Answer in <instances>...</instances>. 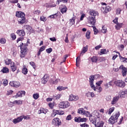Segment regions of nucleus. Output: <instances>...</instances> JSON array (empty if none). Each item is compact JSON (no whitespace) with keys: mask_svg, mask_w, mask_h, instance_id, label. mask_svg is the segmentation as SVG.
Wrapping results in <instances>:
<instances>
[{"mask_svg":"<svg viewBox=\"0 0 127 127\" xmlns=\"http://www.w3.org/2000/svg\"><path fill=\"white\" fill-rule=\"evenodd\" d=\"M40 20L42 21H46V20H47V18H46V17L42 16L40 17Z\"/></svg>","mask_w":127,"mask_h":127,"instance_id":"obj_54","label":"nucleus"},{"mask_svg":"<svg viewBox=\"0 0 127 127\" xmlns=\"http://www.w3.org/2000/svg\"><path fill=\"white\" fill-rule=\"evenodd\" d=\"M49 80V77L47 75L45 74L43 77L42 78V84H46Z\"/></svg>","mask_w":127,"mask_h":127,"instance_id":"obj_14","label":"nucleus"},{"mask_svg":"<svg viewBox=\"0 0 127 127\" xmlns=\"http://www.w3.org/2000/svg\"><path fill=\"white\" fill-rule=\"evenodd\" d=\"M16 33L19 36H24L25 35V32L23 30H18Z\"/></svg>","mask_w":127,"mask_h":127,"instance_id":"obj_20","label":"nucleus"},{"mask_svg":"<svg viewBox=\"0 0 127 127\" xmlns=\"http://www.w3.org/2000/svg\"><path fill=\"white\" fill-rule=\"evenodd\" d=\"M52 48H50L46 50V52H47L48 54L51 53L52 52Z\"/></svg>","mask_w":127,"mask_h":127,"instance_id":"obj_64","label":"nucleus"},{"mask_svg":"<svg viewBox=\"0 0 127 127\" xmlns=\"http://www.w3.org/2000/svg\"><path fill=\"white\" fill-rule=\"evenodd\" d=\"M52 124L54 126H61V121L59 118H55L53 120Z\"/></svg>","mask_w":127,"mask_h":127,"instance_id":"obj_9","label":"nucleus"},{"mask_svg":"<svg viewBox=\"0 0 127 127\" xmlns=\"http://www.w3.org/2000/svg\"><path fill=\"white\" fill-rule=\"evenodd\" d=\"M10 104H13V105H22V100H15L13 102H10Z\"/></svg>","mask_w":127,"mask_h":127,"instance_id":"obj_23","label":"nucleus"},{"mask_svg":"<svg viewBox=\"0 0 127 127\" xmlns=\"http://www.w3.org/2000/svg\"><path fill=\"white\" fill-rule=\"evenodd\" d=\"M80 126L81 127H89V125L87 124L86 123L81 124Z\"/></svg>","mask_w":127,"mask_h":127,"instance_id":"obj_63","label":"nucleus"},{"mask_svg":"<svg viewBox=\"0 0 127 127\" xmlns=\"http://www.w3.org/2000/svg\"><path fill=\"white\" fill-rule=\"evenodd\" d=\"M6 42V40L4 38H1L0 40V43L1 44H4Z\"/></svg>","mask_w":127,"mask_h":127,"instance_id":"obj_47","label":"nucleus"},{"mask_svg":"<svg viewBox=\"0 0 127 127\" xmlns=\"http://www.w3.org/2000/svg\"><path fill=\"white\" fill-rule=\"evenodd\" d=\"M115 111V107H111L109 110L108 115H111Z\"/></svg>","mask_w":127,"mask_h":127,"instance_id":"obj_45","label":"nucleus"},{"mask_svg":"<svg viewBox=\"0 0 127 127\" xmlns=\"http://www.w3.org/2000/svg\"><path fill=\"white\" fill-rule=\"evenodd\" d=\"M85 110H84V109L83 108H79V109H78V111L77 113L78 114H80V115H82V116L85 115Z\"/></svg>","mask_w":127,"mask_h":127,"instance_id":"obj_26","label":"nucleus"},{"mask_svg":"<svg viewBox=\"0 0 127 127\" xmlns=\"http://www.w3.org/2000/svg\"><path fill=\"white\" fill-rule=\"evenodd\" d=\"M12 93H13V91H12V90H9L7 91L6 94L7 95V96H9L11 95Z\"/></svg>","mask_w":127,"mask_h":127,"instance_id":"obj_56","label":"nucleus"},{"mask_svg":"<svg viewBox=\"0 0 127 127\" xmlns=\"http://www.w3.org/2000/svg\"><path fill=\"white\" fill-rule=\"evenodd\" d=\"M30 64L31 65V66H32L34 69H35L36 68V66L35 65V63H34L33 62H31L30 63Z\"/></svg>","mask_w":127,"mask_h":127,"instance_id":"obj_55","label":"nucleus"},{"mask_svg":"<svg viewBox=\"0 0 127 127\" xmlns=\"http://www.w3.org/2000/svg\"><path fill=\"white\" fill-rule=\"evenodd\" d=\"M101 31L103 33H106V32H107V27L105 26H103Z\"/></svg>","mask_w":127,"mask_h":127,"instance_id":"obj_50","label":"nucleus"},{"mask_svg":"<svg viewBox=\"0 0 127 127\" xmlns=\"http://www.w3.org/2000/svg\"><path fill=\"white\" fill-rule=\"evenodd\" d=\"M62 97V94H58L54 96V100H59Z\"/></svg>","mask_w":127,"mask_h":127,"instance_id":"obj_38","label":"nucleus"},{"mask_svg":"<svg viewBox=\"0 0 127 127\" xmlns=\"http://www.w3.org/2000/svg\"><path fill=\"white\" fill-rule=\"evenodd\" d=\"M10 85L12 87H15V88H18L20 86V82L18 81H12L10 82Z\"/></svg>","mask_w":127,"mask_h":127,"instance_id":"obj_11","label":"nucleus"},{"mask_svg":"<svg viewBox=\"0 0 127 127\" xmlns=\"http://www.w3.org/2000/svg\"><path fill=\"white\" fill-rule=\"evenodd\" d=\"M86 97H91V98H94L95 97V94L93 92H89L86 94Z\"/></svg>","mask_w":127,"mask_h":127,"instance_id":"obj_32","label":"nucleus"},{"mask_svg":"<svg viewBox=\"0 0 127 127\" xmlns=\"http://www.w3.org/2000/svg\"><path fill=\"white\" fill-rule=\"evenodd\" d=\"M9 2H10V3H17L18 0H10Z\"/></svg>","mask_w":127,"mask_h":127,"instance_id":"obj_58","label":"nucleus"},{"mask_svg":"<svg viewBox=\"0 0 127 127\" xmlns=\"http://www.w3.org/2000/svg\"><path fill=\"white\" fill-rule=\"evenodd\" d=\"M70 106V103L68 101H63L60 103L59 107L60 109H66Z\"/></svg>","mask_w":127,"mask_h":127,"instance_id":"obj_6","label":"nucleus"},{"mask_svg":"<svg viewBox=\"0 0 127 127\" xmlns=\"http://www.w3.org/2000/svg\"><path fill=\"white\" fill-rule=\"evenodd\" d=\"M1 72H2V73H8V72H9V70L6 67H3V68L1 69Z\"/></svg>","mask_w":127,"mask_h":127,"instance_id":"obj_33","label":"nucleus"},{"mask_svg":"<svg viewBox=\"0 0 127 127\" xmlns=\"http://www.w3.org/2000/svg\"><path fill=\"white\" fill-rule=\"evenodd\" d=\"M10 68L12 72H14L16 70V65L14 64V62H12L10 64Z\"/></svg>","mask_w":127,"mask_h":127,"instance_id":"obj_24","label":"nucleus"},{"mask_svg":"<svg viewBox=\"0 0 127 127\" xmlns=\"http://www.w3.org/2000/svg\"><path fill=\"white\" fill-rule=\"evenodd\" d=\"M102 83H103V80L98 81L96 83V84L97 85V87H100V86H101V84H102Z\"/></svg>","mask_w":127,"mask_h":127,"instance_id":"obj_61","label":"nucleus"},{"mask_svg":"<svg viewBox=\"0 0 127 127\" xmlns=\"http://www.w3.org/2000/svg\"><path fill=\"white\" fill-rule=\"evenodd\" d=\"M122 11V9L121 8H118L116 10V14H121V12Z\"/></svg>","mask_w":127,"mask_h":127,"instance_id":"obj_57","label":"nucleus"},{"mask_svg":"<svg viewBox=\"0 0 127 127\" xmlns=\"http://www.w3.org/2000/svg\"><path fill=\"white\" fill-rule=\"evenodd\" d=\"M66 11H67V7L66 6H64L61 10V12H62V13H65Z\"/></svg>","mask_w":127,"mask_h":127,"instance_id":"obj_43","label":"nucleus"},{"mask_svg":"<svg viewBox=\"0 0 127 127\" xmlns=\"http://www.w3.org/2000/svg\"><path fill=\"white\" fill-rule=\"evenodd\" d=\"M21 49L20 57L21 58H24L25 57V55L27 54V45L26 44L21 43L19 46Z\"/></svg>","mask_w":127,"mask_h":127,"instance_id":"obj_2","label":"nucleus"},{"mask_svg":"<svg viewBox=\"0 0 127 127\" xmlns=\"http://www.w3.org/2000/svg\"><path fill=\"white\" fill-rule=\"evenodd\" d=\"M119 117H120V112L116 113L115 115L111 116L109 119L108 120L109 124L114 125L115 123H117V120L119 119Z\"/></svg>","mask_w":127,"mask_h":127,"instance_id":"obj_3","label":"nucleus"},{"mask_svg":"<svg viewBox=\"0 0 127 127\" xmlns=\"http://www.w3.org/2000/svg\"><path fill=\"white\" fill-rule=\"evenodd\" d=\"M24 27L28 31H30V30H31V27H30L29 25H25Z\"/></svg>","mask_w":127,"mask_h":127,"instance_id":"obj_52","label":"nucleus"},{"mask_svg":"<svg viewBox=\"0 0 127 127\" xmlns=\"http://www.w3.org/2000/svg\"><path fill=\"white\" fill-rule=\"evenodd\" d=\"M79 100V96L77 95H74L73 94H70L69 96L68 100L70 102L72 101H78Z\"/></svg>","mask_w":127,"mask_h":127,"instance_id":"obj_10","label":"nucleus"},{"mask_svg":"<svg viewBox=\"0 0 127 127\" xmlns=\"http://www.w3.org/2000/svg\"><path fill=\"white\" fill-rule=\"evenodd\" d=\"M75 19H76V17L73 16L69 20V24L70 25H73L75 23Z\"/></svg>","mask_w":127,"mask_h":127,"instance_id":"obj_30","label":"nucleus"},{"mask_svg":"<svg viewBox=\"0 0 127 127\" xmlns=\"http://www.w3.org/2000/svg\"><path fill=\"white\" fill-rule=\"evenodd\" d=\"M92 115H93L97 120H99L100 119V113H99V111L95 110L92 114Z\"/></svg>","mask_w":127,"mask_h":127,"instance_id":"obj_21","label":"nucleus"},{"mask_svg":"<svg viewBox=\"0 0 127 127\" xmlns=\"http://www.w3.org/2000/svg\"><path fill=\"white\" fill-rule=\"evenodd\" d=\"M28 72V70H27V68H26V66H25V65H24L22 69V73H23L24 75H26Z\"/></svg>","mask_w":127,"mask_h":127,"instance_id":"obj_27","label":"nucleus"},{"mask_svg":"<svg viewBox=\"0 0 127 127\" xmlns=\"http://www.w3.org/2000/svg\"><path fill=\"white\" fill-rule=\"evenodd\" d=\"M120 99V96H116L113 98L112 100L111 101V105H116L117 103H118V101H119Z\"/></svg>","mask_w":127,"mask_h":127,"instance_id":"obj_13","label":"nucleus"},{"mask_svg":"<svg viewBox=\"0 0 127 127\" xmlns=\"http://www.w3.org/2000/svg\"><path fill=\"white\" fill-rule=\"evenodd\" d=\"M22 95H25V91H19L16 95H15V98H18V97H22Z\"/></svg>","mask_w":127,"mask_h":127,"instance_id":"obj_22","label":"nucleus"},{"mask_svg":"<svg viewBox=\"0 0 127 127\" xmlns=\"http://www.w3.org/2000/svg\"><path fill=\"white\" fill-rule=\"evenodd\" d=\"M25 17L24 16L22 17H19L18 18V23L20 24H23L25 22Z\"/></svg>","mask_w":127,"mask_h":127,"instance_id":"obj_19","label":"nucleus"},{"mask_svg":"<svg viewBox=\"0 0 127 127\" xmlns=\"http://www.w3.org/2000/svg\"><path fill=\"white\" fill-rule=\"evenodd\" d=\"M33 97L35 100H37L38 98H39V93H35L33 95Z\"/></svg>","mask_w":127,"mask_h":127,"instance_id":"obj_40","label":"nucleus"},{"mask_svg":"<svg viewBox=\"0 0 127 127\" xmlns=\"http://www.w3.org/2000/svg\"><path fill=\"white\" fill-rule=\"evenodd\" d=\"M92 27L93 28L94 34H97V33H98V30H97V28H96L95 26H92Z\"/></svg>","mask_w":127,"mask_h":127,"instance_id":"obj_62","label":"nucleus"},{"mask_svg":"<svg viewBox=\"0 0 127 127\" xmlns=\"http://www.w3.org/2000/svg\"><path fill=\"white\" fill-rule=\"evenodd\" d=\"M123 27V23H117V25H115L116 29L120 30V29Z\"/></svg>","mask_w":127,"mask_h":127,"instance_id":"obj_25","label":"nucleus"},{"mask_svg":"<svg viewBox=\"0 0 127 127\" xmlns=\"http://www.w3.org/2000/svg\"><path fill=\"white\" fill-rule=\"evenodd\" d=\"M112 81H110L108 83H106L104 84V86L105 87V89H109L111 86H112Z\"/></svg>","mask_w":127,"mask_h":127,"instance_id":"obj_31","label":"nucleus"},{"mask_svg":"<svg viewBox=\"0 0 127 127\" xmlns=\"http://www.w3.org/2000/svg\"><path fill=\"white\" fill-rule=\"evenodd\" d=\"M60 2H64V3H67L68 2V0H58L57 3L59 4Z\"/></svg>","mask_w":127,"mask_h":127,"instance_id":"obj_39","label":"nucleus"},{"mask_svg":"<svg viewBox=\"0 0 127 127\" xmlns=\"http://www.w3.org/2000/svg\"><path fill=\"white\" fill-rule=\"evenodd\" d=\"M100 53L101 54H107V51L106 49H102L101 50Z\"/></svg>","mask_w":127,"mask_h":127,"instance_id":"obj_59","label":"nucleus"},{"mask_svg":"<svg viewBox=\"0 0 127 127\" xmlns=\"http://www.w3.org/2000/svg\"><path fill=\"white\" fill-rule=\"evenodd\" d=\"M84 115L86 117H87L88 118H90V117L91 116V115L92 114H91V113H90L89 111H85L84 112Z\"/></svg>","mask_w":127,"mask_h":127,"instance_id":"obj_42","label":"nucleus"},{"mask_svg":"<svg viewBox=\"0 0 127 127\" xmlns=\"http://www.w3.org/2000/svg\"><path fill=\"white\" fill-rule=\"evenodd\" d=\"M79 61H80V58L79 57H77L76 60V66L77 67H79Z\"/></svg>","mask_w":127,"mask_h":127,"instance_id":"obj_51","label":"nucleus"},{"mask_svg":"<svg viewBox=\"0 0 127 127\" xmlns=\"http://www.w3.org/2000/svg\"><path fill=\"white\" fill-rule=\"evenodd\" d=\"M11 37L13 39V40H15V39L16 38V36L14 33H12L11 34Z\"/></svg>","mask_w":127,"mask_h":127,"instance_id":"obj_60","label":"nucleus"},{"mask_svg":"<svg viewBox=\"0 0 127 127\" xmlns=\"http://www.w3.org/2000/svg\"><path fill=\"white\" fill-rule=\"evenodd\" d=\"M92 62L96 63L98 61V58L97 57H93L91 58Z\"/></svg>","mask_w":127,"mask_h":127,"instance_id":"obj_46","label":"nucleus"},{"mask_svg":"<svg viewBox=\"0 0 127 127\" xmlns=\"http://www.w3.org/2000/svg\"><path fill=\"white\" fill-rule=\"evenodd\" d=\"M102 4V8L101 10L103 12V13H107V12H109L110 10H111V7L110 6H107L106 3H101Z\"/></svg>","mask_w":127,"mask_h":127,"instance_id":"obj_5","label":"nucleus"},{"mask_svg":"<svg viewBox=\"0 0 127 127\" xmlns=\"http://www.w3.org/2000/svg\"><path fill=\"white\" fill-rule=\"evenodd\" d=\"M20 122H22V118H21V116L13 120V123L15 124H18V123H20Z\"/></svg>","mask_w":127,"mask_h":127,"instance_id":"obj_17","label":"nucleus"},{"mask_svg":"<svg viewBox=\"0 0 127 127\" xmlns=\"http://www.w3.org/2000/svg\"><path fill=\"white\" fill-rule=\"evenodd\" d=\"M97 117H95L94 116L92 115V114L91 115V116L89 117V121L91 122V123H92V124H95L96 123H97Z\"/></svg>","mask_w":127,"mask_h":127,"instance_id":"obj_12","label":"nucleus"},{"mask_svg":"<svg viewBox=\"0 0 127 127\" xmlns=\"http://www.w3.org/2000/svg\"><path fill=\"white\" fill-rule=\"evenodd\" d=\"M99 15V13L97 11L95 10H91L89 12V16L87 18V22L90 24H92L94 25L96 23V16H98Z\"/></svg>","mask_w":127,"mask_h":127,"instance_id":"obj_1","label":"nucleus"},{"mask_svg":"<svg viewBox=\"0 0 127 127\" xmlns=\"http://www.w3.org/2000/svg\"><path fill=\"white\" fill-rule=\"evenodd\" d=\"M99 77V75H91L89 77V85L91 87V88L94 90V91H96L97 89H96V87L94 85V80H95V78H98Z\"/></svg>","mask_w":127,"mask_h":127,"instance_id":"obj_4","label":"nucleus"},{"mask_svg":"<svg viewBox=\"0 0 127 127\" xmlns=\"http://www.w3.org/2000/svg\"><path fill=\"white\" fill-rule=\"evenodd\" d=\"M90 35H91V32H90V31H88L86 33V37L87 39H90Z\"/></svg>","mask_w":127,"mask_h":127,"instance_id":"obj_44","label":"nucleus"},{"mask_svg":"<svg viewBox=\"0 0 127 127\" xmlns=\"http://www.w3.org/2000/svg\"><path fill=\"white\" fill-rule=\"evenodd\" d=\"M119 96H120V97H125V96H126V95H127L126 90L121 91L120 92H119Z\"/></svg>","mask_w":127,"mask_h":127,"instance_id":"obj_34","label":"nucleus"},{"mask_svg":"<svg viewBox=\"0 0 127 127\" xmlns=\"http://www.w3.org/2000/svg\"><path fill=\"white\" fill-rule=\"evenodd\" d=\"M67 58H68L67 55H64V58L63 59V62H62L61 63V64H62V63H63V62H65L66 61V60L67 59Z\"/></svg>","mask_w":127,"mask_h":127,"instance_id":"obj_49","label":"nucleus"},{"mask_svg":"<svg viewBox=\"0 0 127 127\" xmlns=\"http://www.w3.org/2000/svg\"><path fill=\"white\" fill-rule=\"evenodd\" d=\"M93 125H95V127H103V126H104V124H103L101 122H96V123H95V124Z\"/></svg>","mask_w":127,"mask_h":127,"instance_id":"obj_29","label":"nucleus"},{"mask_svg":"<svg viewBox=\"0 0 127 127\" xmlns=\"http://www.w3.org/2000/svg\"><path fill=\"white\" fill-rule=\"evenodd\" d=\"M114 52L118 53V54H119L120 55L119 57H120V59L121 62H123V63H127V58H124V57L121 56V54H120V53H119L118 52L114 51Z\"/></svg>","mask_w":127,"mask_h":127,"instance_id":"obj_16","label":"nucleus"},{"mask_svg":"<svg viewBox=\"0 0 127 127\" xmlns=\"http://www.w3.org/2000/svg\"><path fill=\"white\" fill-rule=\"evenodd\" d=\"M5 64L6 65H9V64H10V65L11 64V63H12V62H11V60L10 59H8L7 61H5Z\"/></svg>","mask_w":127,"mask_h":127,"instance_id":"obj_48","label":"nucleus"},{"mask_svg":"<svg viewBox=\"0 0 127 127\" xmlns=\"http://www.w3.org/2000/svg\"><path fill=\"white\" fill-rule=\"evenodd\" d=\"M8 84V81H7V79H5L3 80V86H7Z\"/></svg>","mask_w":127,"mask_h":127,"instance_id":"obj_53","label":"nucleus"},{"mask_svg":"<svg viewBox=\"0 0 127 127\" xmlns=\"http://www.w3.org/2000/svg\"><path fill=\"white\" fill-rule=\"evenodd\" d=\"M114 84L120 88H125L126 87V83L123 80H119L115 81Z\"/></svg>","mask_w":127,"mask_h":127,"instance_id":"obj_7","label":"nucleus"},{"mask_svg":"<svg viewBox=\"0 0 127 127\" xmlns=\"http://www.w3.org/2000/svg\"><path fill=\"white\" fill-rule=\"evenodd\" d=\"M55 116L56 115H64V111L60 110H54V113L52 114V116Z\"/></svg>","mask_w":127,"mask_h":127,"instance_id":"obj_18","label":"nucleus"},{"mask_svg":"<svg viewBox=\"0 0 127 127\" xmlns=\"http://www.w3.org/2000/svg\"><path fill=\"white\" fill-rule=\"evenodd\" d=\"M66 89H68V87H64L63 86H59L57 87V90L59 91H62L63 90H66Z\"/></svg>","mask_w":127,"mask_h":127,"instance_id":"obj_37","label":"nucleus"},{"mask_svg":"<svg viewBox=\"0 0 127 127\" xmlns=\"http://www.w3.org/2000/svg\"><path fill=\"white\" fill-rule=\"evenodd\" d=\"M95 88L96 90L94 91L98 92V93H101V92H102V90H103L101 86H96L95 87Z\"/></svg>","mask_w":127,"mask_h":127,"instance_id":"obj_36","label":"nucleus"},{"mask_svg":"<svg viewBox=\"0 0 127 127\" xmlns=\"http://www.w3.org/2000/svg\"><path fill=\"white\" fill-rule=\"evenodd\" d=\"M74 122L76 123H81V117H75Z\"/></svg>","mask_w":127,"mask_h":127,"instance_id":"obj_41","label":"nucleus"},{"mask_svg":"<svg viewBox=\"0 0 127 127\" xmlns=\"http://www.w3.org/2000/svg\"><path fill=\"white\" fill-rule=\"evenodd\" d=\"M21 118H22V120H30V117H29V115H26V116H21Z\"/></svg>","mask_w":127,"mask_h":127,"instance_id":"obj_35","label":"nucleus"},{"mask_svg":"<svg viewBox=\"0 0 127 127\" xmlns=\"http://www.w3.org/2000/svg\"><path fill=\"white\" fill-rule=\"evenodd\" d=\"M119 69L122 71V75L123 77H126L127 76V68L124 66V65H121L119 67Z\"/></svg>","mask_w":127,"mask_h":127,"instance_id":"obj_8","label":"nucleus"},{"mask_svg":"<svg viewBox=\"0 0 127 127\" xmlns=\"http://www.w3.org/2000/svg\"><path fill=\"white\" fill-rule=\"evenodd\" d=\"M87 51H88V47L86 46L83 48L82 51L80 53V55H84V54L86 53Z\"/></svg>","mask_w":127,"mask_h":127,"instance_id":"obj_28","label":"nucleus"},{"mask_svg":"<svg viewBox=\"0 0 127 127\" xmlns=\"http://www.w3.org/2000/svg\"><path fill=\"white\" fill-rule=\"evenodd\" d=\"M16 16L18 18L19 17H23V16H25V14L23 12L18 11L16 12Z\"/></svg>","mask_w":127,"mask_h":127,"instance_id":"obj_15","label":"nucleus"}]
</instances>
